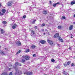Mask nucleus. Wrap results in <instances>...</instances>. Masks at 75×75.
Here are the masks:
<instances>
[{
  "instance_id": "f3484780",
  "label": "nucleus",
  "mask_w": 75,
  "mask_h": 75,
  "mask_svg": "<svg viewBox=\"0 0 75 75\" xmlns=\"http://www.w3.org/2000/svg\"><path fill=\"white\" fill-rule=\"evenodd\" d=\"M31 47L32 49H34V48H35V46L34 45H33L31 46Z\"/></svg>"
},
{
  "instance_id": "4c0bfd02",
  "label": "nucleus",
  "mask_w": 75,
  "mask_h": 75,
  "mask_svg": "<svg viewBox=\"0 0 75 75\" xmlns=\"http://www.w3.org/2000/svg\"><path fill=\"white\" fill-rule=\"evenodd\" d=\"M15 75H17V73L16 72L15 73Z\"/></svg>"
},
{
  "instance_id": "5fc2aeb1",
  "label": "nucleus",
  "mask_w": 75,
  "mask_h": 75,
  "mask_svg": "<svg viewBox=\"0 0 75 75\" xmlns=\"http://www.w3.org/2000/svg\"><path fill=\"white\" fill-rule=\"evenodd\" d=\"M39 37H41V35H39Z\"/></svg>"
},
{
  "instance_id": "a211bd4d",
  "label": "nucleus",
  "mask_w": 75,
  "mask_h": 75,
  "mask_svg": "<svg viewBox=\"0 0 75 75\" xmlns=\"http://www.w3.org/2000/svg\"><path fill=\"white\" fill-rule=\"evenodd\" d=\"M0 30H1V34H3L4 33V31L2 29H0Z\"/></svg>"
},
{
  "instance_id": "473e14b6",
  "label": "nucleus",
  "mask_w": 75,
  "mask_h": 75,
  "mask_svg": "<svg viewBox=\"0 0 75 75\" xmlns=\"http://www.w3.org/2000/svg\"><path fill=\"white\" fill-rule=\"evenodd\" d=\"M64 67H67V64H64Z\"/></svg>"
},
{
  "instance_id": "b1692460",
  "label": "nucleus",
  "mask_w": 75,
  "mask_h": 75,
  "mask_svg": "<svg viewBox=\"0 0 75 75\" xmlns=\"http://www.w3.org/2000/svg\"><path fill=\"white\" fill-rule=\"evenodd\" d=\"M30 52V50L28 49H27L26 50V53L28 52Z\"/></svg>"
},
{
  "instance_id": "6e6d98bb",
  "label": "nucleus",
  "mask_w": 75,
  "mask_h": 75,
  "mask_svg": "<svg viewBox=\"0 0 75 75\" xmlns=\"http://www.w3.org/2000/svg\"><path fill=\"white\" fill-rule=\"evenodd\" d=\"M73 23H74V24H75V22H74Z\"/></svg>"
},
{
  "instance_id": "20e7f679",
  "label": "nucleus",
  "mask_w": 75,
  "mask_h": 75,
  "mask_svg": "<svg viewBox=\"0 0 75 75\" xmlns=\"http://www.w3.org/2000/svg\"><path fill=\"white\" fill-rule=\"evenodd\" d=\"M7 5L8 6H12V2L9 1L8 2Z\"/></svg>"
},
{
  "instance_id": "bb28decb",
  "label": "nucleus",
  "mask_w": 75,
  "mask_h": 75,
  "mask_svg": "<svg viewBox=\"0 0 75 75\" xmlns=\"http://www.w3.org/2000/svg\"><path fill=\"white\" fill-rule=\"evenodd\" d=\"M70 63H71V61H69L67 62V64L69 65V64H70Z\"/></svg>"
},
{
  "instance_id": "aec40b11",
  "label": "nucleus",
  "mask_w": 75,
  "mask_h": 75,
  "mask_svg": "<svg viewBox=\"0 0 75 75\" xmlns=\"http://www.w3.org/2000/svg\"><path fill=\"white\" fill-rule=\"evenodd\" d=\"M36 21V20L35 19L32 22V24H35V22Z\"/></svg>"
},
{
  "instance_id": "72a5a7b5",
  "label": "nucleus",
  "mask_w": 75,
  "mask_h": 75,
  "mask_svg": "<svg viewBox=\"0 0 75 75\" xmlns=\"http://www.w3.org/2000/svg\"><path fill=\"white\" fill-rule=\"evenodd\" d=\"M23 18H26V16H25V15H24L23 16Z\"/></svg>"
},
{
  "instance_id": "e433bc0d",
  "label": "nucleus",
  "mask_w": 75,
  "mask_h": 75,
  "mask_svg": "<svg viewBox=\"0 0 75 75\" xmlns=\"http://www.w3.org/2000/svg\"><path fill=\"white\" fill-rule=\"evenodd\" d=\"M37 27L36 26H35V29H37Z\"/></svg>"
},
{
  "instance_id": "f8f14e48",
  "label": "nucleus",
  "mask_w": 75,
  "mask_h": 75,
  "mask_svg": "<svg viewBox=\"0 0 75 75\" xmlns=\"http://www.w3.org/2000/svg\"><path fill=\"white\" fill-rule=\"evenodd\" d=\"M73 25H71L69 27V30H72V29L73 28Z\"/></svg>"
},
{
  "instance_id": "6ab92c4d",
  "label": "nucleus",
  "mask_w": 75,
  "mask_h": 75,
  "mask_svg": "<svg viewBox=\"0 0 75 75\" xmlns=\"http://www.w3.org/2000/svg\"><path fill=\"white\" fill-rule=\"evenodd\" d=\"M71 5H73V4H75V1H72L71 3Z\"/></svg>"
},
{
  "instance_id": "09e8293b",
  "label": "nucleus",
  "mask_w": 75,
  "mask_h": 75,
  "mask_svg": "<svg viewBox=\"0 0 75 75\" xmlns=\"http://www.w3.org/2000/svg\"><path fill=\"white\" fill-rule=\"evenodd\" d=\"M50 3H51V1H50Z\"/></svg>"
},
{
  "instance_id": "423d86ee",
  "label": "nucleus",
  "mask_w": 75,
  "mask_h": 75,
  "mask_svg": "<svg viewBox=\"0 0 75 75\" xmlns=\"http://www.w3.org/2000/svg\"><path fill=\"white\" fill-rule=\"evenodd\" d=\"M0 54L1 55H5V53H4V52L2 50H0Z\"/></svg>"
},
{
  "instance_id": "864d4df0",
  "label": "nucleus",
  "mask_w": 75,
  "mask_h": 75,
  "mask_svg": "<svg viewBox=\"0 0 75 75\" xmlns=\"http://www.w3.org/2000/svg\"><path fill=\"white\" fill-rule=\"evenodd\" d=\"M45 33H44V34H43V35H45Z\"/></svg>"
},
{
  "instance_id": "a19ab883",
  "label": "nucleus",
  "mask_w": 75,
  "mask_h": 75,
  "mask_svg": "<svg viewBox=\"0 0 75 75\" xmlns=\"http://www.w3.org/2000/svg\"><path fill=\"white\" fill-rule=\"evenodd\" d=\"M42 31H44V29H42Z\"/></svg>"
},
{
  "instance_id": "c756f323",
  "label": "nucleus",
  "mask_w": 75,
  "mask_h": 75,
  "mask_svg": "<svg viewBox=\"0 0 75 75\" xmlns=\"http://www.w3.org/2000/svg\"><path fill=\"white\" fill-rule=\"evenodd\" d=\"M21 52V51L20 50L18 51L17 52L16 54H20V53Z\"/></svg>"
},
{
  "instance_id": "f704fd0d",
  "label": "nucleus",
  "mask_w": 75,
  "mask_h": 75,
  "mask_svg": "<svg viewBox=\"0 0 75 75\" xmlns=\"http://www.w3.org/2000/svg\"><path fill=\"white\" fill-rule=\"evenodd\" d=\"M13 75V73H12V72H11L9 74V75Z\"/></svg>"
},
{
  "instance_id": "dca6fc26",
  "label": "nucleus",
  "mask_w": 75,
  "mask_h": 75,
  "mask_svg": "<svg viewBox=\"0 0 75 75\" xmlns=\"http://www.w3.org/2000/svg\"><path fill=\"white\" fill-rule=\"evenodd\" d=\"M2 12L3 13H6V9H3L2 10Z\"/></svg>"
},
{
  "instance_id": "7ed1b4c3",
  "label": "nucleus",
  "mask_w": 75,
  "mask_h": 75,
  "mask_svg": "<svg viewBox=\"0 0 75 75\" xmlns=\"http://www.w3.org/2000/svg\"><path fill=\"white\" fill-rule=\"evenodd\" d=\"M24 74H26L27 75H32L33 72H28L25 73Z\"/></svg>"
},
{
  "instance_id": "37998d69",
  "label": "nucleus",
  "mask_w": 75,
  "mask_h": 75,
  "mask_svg": "<svg viewBox=\"0 0 75 75\" xmlns=\"http://www.w3.org/2000/svg\"><path fill=\"white\" fill-rule=\"evenodd\" d=\"M57 45H58L59 47V45L58 44H57Z\"/></svg>"
},
{
  "instance_id": "a878e982",
  "label": "nucleus",
  "mask_w": 75,
  "mask_h": 75,
  "mask_svg": "<svg viewBox=\"0 0 75 75\" xmlns=\"http://www.w3.org/2000/svg\"><path fill=\"white\" fill-rule=\"evenodd\" d=\"M65 16H62V19L63 20H64L65 18Z\"/></svg>"
},
{
  "instance_id": "1a4fd4ad",
  "label": "nucleus",
  "mask_w": 75,
  "mask_h": 75,
  "mask_svg": "<svg viewBox=\"0 0 75 75\" xmlns=\"http://www.w3.org/2000/svg\"><path fill=\"white\" fill-rule=\"evenodd\" d=\"M17 27V24H14L12 26V28L13 29H15L16 27Z\"/></svg>"
},
{
  "instance_id": "2eb2a0df",
  "label": "nucleus",
  "mask_w": 75,
  "mask_h": 75,
  "mask_svg": "<svg viewBox=\"0 0 75 75\" xmlns=\"http://www.w3.org/2000/svg\"><path fill=\"white\" fill-rule=\"evenodd\" d=\"M35 33V32L34 31V30H32L31 31V33L32 34H34V33Z\"/></svg>"
},
{
  "instance_id": "f257e3e1",
  "label": "nucleus",
  "mask_w": 75,
  "mask_h": 75,
  "mask_svg": "<svg viewBox=\"0 0 75 75\" xmlns=\"http://www.w3.org/2000/svg\"><path fill=\"white\" fill-rule=\"evenodd\" d=\"M18 62H16L15 64V70H16V72H17L18 71V68H17V65H18Z\"/></svg>"
},
{
  "instance_id": "8fccbe9b",
  "label": "nucleus",
  "mask_w": 75,
  "mask_h": 75,
  "mask_svg": "<svg viewBox=\"0 0 75 75\" xmlns=\"http://www.w3.org/2000/svg\"><path fill=\"white\" fill-rule=\"evenodd\" d=\"M5 35H8V34H6Z\"/></svg>"
},
{
  "instance_id": "6e6552de",
  "label": "nucleus",
  "mask_w": 75,
  "mask_h": 75,
  "mask_svg": "<svg viewBox=\"0 0 75 75\" xmlns=\"http://www.w3.org/2000/svg\"><path fill=\"white\" fill-rule=\"evenodd\" d=\"M40 43H41V44H44L45 42H46L45 40H41L40 41Z\"/></svg>"
},
{
  "instance_id": "de8ad7c7",
  "label": "nucleus",
  "mask_w": 75,
  "mask_h": 75,
  "mask_svg": "<svg viewBox=\"0 0 75 75\" xmlns=\"http://www.w3.org/2000/svg\"><path fill=\"white\" fill-rule=\"evenodd\" d=\"M19 66H21V64H19Z\"/></svg>"
},
{
  "instance_id": "58836bf2",
  "label": "nucleus",
  "mask_w": 75,
  "mask_h": 75,
  "mask_svg": "<svg viewBox=\"0 0 75 75\" xmlns=\"http://www.w3.org/2000/svg\"><path fill=\"white\" fill-rule=\"evenodd\" d=\"M4 50H7V48H4Z\"/></svg>"
},
{
  "instance_id": "603ef678",
  "label": "nucleus",
  "mask_w": 75,
  "mask_h": 75,
  "mask_svg": "<svg viewBox=\"0 0 75 75\" xmlns=\"http://www.w3.org/2000/svg\"><path fill=\"white\" fill-rule=\"evenodd\" d=\"M71 38H73V37H72V36H71Z\"/></svg>"
},
{
  "instance_id": "3c124183",
  "label": "nucleus",
  "mask_w": 75,
  "mask_h": 75,
  "mask_svg": "<svg viewBox=\"0 0 75 75\" xmlns=\"http://www.w3.org/2000/svg\"><path fill=\"white\" fill-rule=\"evenodd\" d=\"M74 17H75V14L74 15Z\"/></svg>"
},
{
  "instance_id": "c9c22d12",
  "label": "nucleus",
  "mask_w": 75,
  "mask_h": 75,
  "mask_svg": "<svg viewBox=\"0 0 75 75\" xmlns=\"http://www.w3.org/2000/svg\"><path fill=\"white\" fill-rule=\"evenodd\" d=\"M71 66H73V67H74V63H72L71 65Z\"/></svg>"
},
{
  "instance_id": "4468645a",
  "label": "nucleus",
  "mask_w": 75,
  "mask_h": 75,
  "mask_svg": "<svg viewBox=\"0 0 75 75\" xmlns=\"http://www.w3.org/2000/svg\"><path fill=\"white\" fill-rule=\"evenodd\" d=\"M43 13L44 14H47L48 13V12H47V11H46L45 10L43 11Z\"/></svg>"
},
{
  "instance_id": "9d476101",
  "label": "nucleus",
  "mask_w": 75,
  "mask_h": 75,
  "mask_svg": "<svg viewBox=\"0 0 75 75\" xmlns=\"http://www.w3.org/2000/svg\"><path fill=\"white\" fill-rule=\"evenodd\" d=\"M58 39L60 40V41H61V42H63L64 41V40H63L62 39V38H61V37L60 36L59 37Z\"/></svg>"
},
{
  "instance_id": "052dcab7",
  "label": "nucleus",
  "mask_w": 75,
  "mask_h": 75,
  "mask_svg": "<svg viewBox=\"0 0 75 75\" xmlns=\"http://www.w3.org/2000/svg\"><path fill=\"white\" fill-rule=\"evenodd\" d=\"M1 47V46L0 45V48Z\"/></svg>"
},
{
  "instance_id": "bf43d9fd",
  "label": "nucleus",
  "mask_w": 75,
  "mask_h": 75,
  "mask_svg": "<svg viewBox=\"0 0 75 75\" xmlns=\"http://www.w3.org/2000/svg\"><path fill=\"white\" fill-rule=\"evenodd\" d=\"M18 73H20V72L19 71V72H18Z\"/></svg>"
},
{
  "instance_id": "c85d7f7f",
  "label": "nucleus",
  "mask_w": 75,
  "mask_h": 75,
  "mask_svg": "<svg viewBox=\"0 0 75 75\" xmlns=\"http://www.w3.org/2000/svg\"><path fill=\"white\" fill-rule=\"evenodd\" d=\"M51 61L52 62H55V60L53 59H52Z\"/></svg>"
},
{
  "instance_id": "2f4dec72",
  "label": "nucleus",
  "mask_w": 75,
  "mask_h": 75,
  "mask_svg": "<svg viewBox=\"0 0 75 75\" xmlns=\"http://www.w3.org/2000/svg\"><path fill=\"white\" fill-rule=\"evenodd\" d=\"M4 13H1V12H0V15L1 16H2Z\"/></svg>"
},
{
  "instance_id": "412c9836",
  "label": "nucleus",
  "mask_w": 75,
  "mask_h": 75,
  "mask_svg": "<svg viewBox=\"0 0 75 75\" xmlns=\"http://www.w3.org/2000/svg\"><path fill=\"white\" fill-rule=\"evenodd\" d=\"M60 68V65H58L57 67H56V68H57V69H59Z\"/></svg>"
},
{
  "instance_id": "0eeeda50",
  "label": "nucleus",
  "mask_w": 75,
  "mask_h": 75,
  "mask_svg": "<svg viewBox=\"0 0 75 75\" xmlns=\"http://www.w3.org/2000/svg\"><path fill=\"white\" fill-rule=\"evenodd\" d=\"M59 37V33H57L54 36V38H57V37Z\"/></svg>"
},
{
  "instance_id": "ea45409f",
  "label": "nucleus",
  "mask_w": 75,
  "mask_h": 75,
  "mask_svg": "<svg viewBox=\"0 0 75 75\" xmlns=\"http://www.w3.org/2000/svg\"><path fill=\"white\" fill-rule=\"evenodd\" d=\"M69 50H71V47H69Z\"/></svg>"
},
{
  "instance_id": "9b49d317",
  "label": "nucleus",
  "mask_w": 75,
  "mask_h": 75,
  "mask_svg": "<svg viewBox=\"0 0 75 75\" xmlns=\"http://www.w3.org/2000/svg\"><path fill=\"white\" fill-rule=\"evenodd\" d=\"M16 44L17 45H21V42L20 41H18L16 43Z\"/></svg>"
},
{
  "instance_id": "393cba45",
  "label": "nucleus",
  "mask_w": 75,
  "mask_h": 75,
  "mask_svg": "<svg viewBox=\"0 0 75 75\" xmlns=\"http://www.w3.org/2000/svg\"><path fill=\"white\" fill-rule=\"evenodd\" d=\"M45 23H42L41 25L42 27H44V26H45Z\"/></svg>"
},
{
  "instance_id": "49530a36",
  "label": "nucleus",
  "mask_w": 75,
  "mask_h": 75,
  "mask_svg": "<svg viewBox=\"0 0 75 75\" xmlns=\"http://www.w3.org/2000/svg\"><path fill=\"white\" fill-rule=\"evenodd\" d=\"M62 7H64V5L62 4Z\"/></svg>"
},
{
  "instance_id": "c03bdc74",
  "label": "nucleus",
  "mask_w": 75,
  "mask_h": 75,
  "mask_svg": "<svg viewBox=\"0 0 75 75\" xmlns=\"http://www.w3.org/2000/svg\"><path fill=\"white\" fill-rule=\"evenodd\" d=\"M1 4L0 3V7H1Z\"/></svg>"
},
{
  "instance_id": "f03ea898",
  "label": "nucleus",
  "mask_w": 75,
  "mask_h": 75,
  "mask_svg": "<svg viewBox=\"0 0 75 75\" xmlns=\"http://www.w3.org/2000/svg\"><path fill=\"white\" fill-rule=\"evenodd\" d=\"M22 57L25 58L26 60H29V59H30V57L28 56H23Z\"/></svg>"
},
{
  "instance_id": "13d9d810",
  "label": "nucleus",
  "mask_w": 75,
  "mask_h": 75,
  "mask_svg": "<svg viewBox=\"0 0 75 75\" xmlns=\"http://www.w3.org/2000/svg\"><path fill=\"white\" fill-rule=\"evenodd\" d=\"M49 52V53H51V52Z\"/></svg>"
},
{
  "instance_id": "4d7b16f0",
  "label": "nucleus",
  "mask_w": 75,
  "mask_h": 75,
  "mask_svg": "<svg viewBox=\"0 0 75 75\" xmlns=\"http://www.w3.org/2000/svg\"><path fill=\"white\" fill-rule=\"evenodd\" d=\"M45 31H47V30L45 29Z\"/></svg>"
},
{
  "instance_id": "39448f33",
  "label": "nucleus",
  "mask_w": 75,
  "mask_h": 75,
  "mask_svg": "<svg viewBox=\"0 0 75 75\" xmlns=\"http://www.w3.org/2000/svg\"><path fill=\"white\" fill-rule=\"evenodd\" d=\"M47 42H49L50 44V45H52V44H53V42L51 40H48Z\"/></svg>"
},
{
  "instance_id": "5701e85b",
  "label": "nucleus",
  "mask_w": 75,
  "mask_h": 75,
  "mask_svg": "<svg viewBox=\"0 0 75 75\" xmlns=\"http://www.w3.org/2000/svg\"><path fill=\"white\" fill-rule=\"evenodd\" d=\"M2 23L4 24H7V22H6L5 21H4L2 22Z\"/></svg>"
},
{
  "instance_id": "cd10ccee",
  "label": "nucleus",
  "mask_w": 75,
  "mask_h": 75,
  "mask_svg": "<svg viewBox=\"0 0 75 75\" xmlns=\"http://www.w3.org/2000/svg\"><path fill=\"white\" fill-rule=\"evenodd\" d=\"M25 62V59H22V62Z\"/></svg>"
},
{
  "instance_id": "7c9ffc66",
  "label": "nucleus",
  "mask_w": 75,
  "mask_h": 75,
  "mask_svg": "<svg viewBox=\"0 0 75 75\" xmlns=\"http://www.w3.org/2000/svg\"><path fill=\"white\" fill-rule=\"evenodd\" d=\"M33 57H36V54H34L33 55Z\"/></svg>"
},
{
  "instance_id": "79ce46f5",
  "label": "nucleus",
  "mask_w": 75,
  "mask_h": 75,
  "mask_svg": "<svg viewBox=\"0 0 75 75\" xmlns=\"http://www.w3.org/2000/svg\"><path fill=\"white\" fill-rule=\"evenodd\" d=\"M11 69V68H9V69H8V70L9 71H10V70Z\"/></svg>"
},
{
  "instance_id": "a18cd8bd",
  "label": "nucleus",
  "mask_w": 75,
  "mask_h": 75,
  "mask_svg": "<svg viewBox=\"0 0 75 75\" xmlns=\"http://www.w3.org/2000/svg\"><path fill=\"white\" fill-rule=\"evenodd\" d=\"M20 72H21V73H20V74H22V71H20Z\"/></svg>"
},
{
  "instance_id": "ddd939ff",
  "label": "nucleus",
  "mask_w": 75,
  "mask_h": 75,
  "mask_svg": "<svg viewBox=\"0 0 75 75\" xmlns=\"http://www.w3.org/2000/svg\"><path fill=\"white\" fill-rule=\"evenodd\" d=\"M59 2H57L56 4H54L53 5V7H56V6H57V4H59Z\"/></svg>"
},
{
  "instance_id": "4be33fe9",
  "label": "nucleus",
  "mask_w": 75,
  "mask_h": 75,
  "mask_svg": "<svg viewBox=\"0 0 75 75\" xmlns=\"http://www.w3.org/2000/svg\"><path fill=\"white\" fill-rule=\"evenodd\" d=\"M58 28V29H61V28H62V26H58L57 27Z\"/></svg>"
}]
</instances>
